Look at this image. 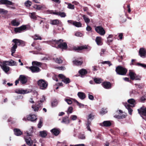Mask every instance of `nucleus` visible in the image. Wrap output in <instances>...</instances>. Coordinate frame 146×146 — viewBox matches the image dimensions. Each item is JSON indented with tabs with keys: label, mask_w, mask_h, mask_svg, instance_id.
Here are the masks:
<instances>
[{
	"label": "nucleus",
	"mask_w": 146,
	"mask_h": 146,
	"mask_svg": "<svg viewBox=\"0 0 146 146\" xmlns=\"http://www.w3.org/2000/svg\"><path fill=\"white\" fill-rule=\"evenodd\" d=\"M115 71L118 74L125 75L127 72V70L122 66H119L116 68Z\"/></svg>",
	"instance_id": "f257e3e1"
},
{
	"label": "nucleus",
	"mask_w": 146,
	"mask_h": 146,
	"mask_svg": "<svg viewBox=\"0 0 146 146\" xmlns=\"http://www.w3.org/2000/svg\"><path fill=\"white\" fill-rule=\"evenodd\" d=\"M38 84L40 88L42 90L46 89L48 85L47 82L42 79L39 80L38 81Z\"/></svg>",
	"instance_id": "f03ea898"
},
{
	"label": "nucleus",
	"mask_w": 146,
	"mask_h": 146,
	"mask_svg": "<svg viewBox=\"0 0 146 146\" xmlns=\"http://www.w3.org/2000/svg\"><path fill=\"white\" fill-rule=\"evenodd\" d=\"M26 136L25 138L27 144L29 146H31L33 143L30 137L31 133H29L27 131L25 133Z\"/></svg>",
	"instance_id": "7ed1b4c3"
},
{
	"label": "nucleus",
	"mask_w": 146,
	"mask_h": 146,
	"mask_svg": "<svg viewBox=\"0 0 146 146\" xmlns=\"http://www.w3.org/2000/svg\"><path fill=\"white\" fill-rule=\"evenodd\" d=\"M95 30L96 32L101 35H104L105 34V31L103 28L101 26H97Z\"/></svg>",
	"instance_id": "20e7f679"
},
{
	"label": "nucleus",
	"mask_w": 146,
	"mask_h": 146,
	"mask_svg": "<svg viewBox=\"0 0 146 146\" xmlns=\"http://www.w3.org/2000/svg\"><path fill=\"white\" fill-rule=\"evenodd\" d=\"M58 77L62 79V81L66 84H68L70 82V79L66 78L64 75L60 74L58 75Z\"/></svg>",
	"instance_id": "39448f33"
},
{
	"label": "nucleus",
	"mask_w": 146,
	"mask_h": 146,
	"mask_svg": "<svg viewBox=\"0 0 146 146\" xmlns=\"http://www.w3.org/2000/svg\"><path fill=\"white\" fill-rule=\"evenodd\" d=\"M13 42L15 43L14 45L16 46L20 45L23 46L25 44V42L23 41L17 39H14L13 40Z\"/></svg>",
	"instance_id": "423d86ee"
},
{
	"label": "nucleus",
	"mask_w": 146,
	"mask_h": 146,
	"mask_svg": "<svg viewBox=\"0 0 146 146\" xmlns=\"http://www.w3.org/2000/svg\"><path fill=\"white\" fill-rule=\"evenodd\" d=\"M137 110L141 116H146V107L142 106L140 109H138Z\"/></svg>",
	"instance_id": "0eeeda50"
},
{
	"label": "nucleus",
	"mask_w": 146,
	"mask_h": 146,
	"mask_svg": "<svg viewBox=\"0 0 146 146\" xmlns=\"http://www.w3.org/2000/svg\"><path fill=\"white\" fill-rule=\"evenodd\" d=\"M38 103V104L33 105L32 106L31 108L35 112L38 111L42 106V104L39 103V102Z\"/></svg>",
	"instance_id": "6e6552de"
},
{
	"label": "nucleus",
	"mask_w": 146,
	"mask_h": 146,
	"mask_svg": "<svg viewBox=\"0 0 146 146\" xmlns=\"http://www.w3.org/2000/svg\"><path fill=\"white\" fill-rule=\"evenodd\" d=\"M6 64V63L5 61L3 62L1 66L2 69L6 73H7L9 70L10 68Z\"/></svg>",
	"instance_id": "1a4fd4ad"
},
{
	"label": "nucleus",
	"mask_w": 146,
	"mask_h": 146,
	"mask_svg": "<svg viewBox=\"0 0 146 146\" xmlns=\"http://www.w3.org/2000/svg\"><path fill=\"white\" fill-rule=\"evenodd\" d=\"M139 54L140 56L143 58H144L146 57V51L145 49L143 48H141L139 51Z\"/></svg>",
	"instance_id": "9d476101"
},
{
	"label": "nucleus",
	"mask_w": 146,
	"mask_h": 146,
	"mask_svg": "<svg viewBox=\"0 0 146 146\" xmlns=\"http://www.w3.org/2000/svg\"><path fill=\"white\" fill-rule=\"evenodd\" d=\"M19 80L22 84H25L27 81V79L25 76L24 75H21L19 78Z\"/></svg>",
	"instance_id": "9b49d317"
},
{
	"label": "nucleus",
	"mask_w": 146,
	"mask_h": 146,
	"mask_svg": "<svg viewBox=\"0 0 146 146\" xmlns=\"http://www.w3.org/2000/svg\"><path fill=\"white\" fill-rule=\"evenodd\" d=\"M26 68H29L32 72H38L40 70L39 68L36 66H33L29 67L27 66Z\"/></svg>",
	"instance_id": "f8f14e48"
},
{
	"label": "nucleus",
	"mask_w": 146,
	"mask_h": 146,
	"mask_svg": "<svg viewBox=\"0 0 146 146\" xmlns=\"http://www.w3.org/2000/svg\"><path fill=\"white\" fill-rule=\"evenodd\" d=\"M26 29V27L25 25H23L18 28H15V31L16 32L21 33L23 31Z\"/></svg>",
	"instance_id": "ddd939ff"
},
{
	"label": "nucleus",
	"mask_w": 146,
	"mask_h": 146,
	"mask_svg": "<svg viewBox=\"0 0 146 146\" xmlns=\"http://www.w3.org/2000/svg\"><path fill=\"white\" fill-rule=\"evenodd\" d=\"M37 117L35 114H30L28 116L27 119L29 121H33L36 120Z\"/></svg>",
	"instance_id": "4468645a"
},
{
	"label": "nucleus",
	"mask_w": 146,
	"mask_h": 146,
	"mask_svg": "<svg viewBox=\"0 0 146 146\" xmlns=\"http://www.w3.org/2000/svg\"><path fill=\"white\" fill-rule=\"evenodd\" d=\"M102 85L104 88L106 89H109L111 88V84L109 82H104L102 84Z\"/></svg>",
	"instance_id": "2eb2a0df"
},
{
	"label": "nucleus",
	"mask_w": 146,
	"mask_h": 146,
	"mask_svg": "<svg viewBox=\"0 0 146 146\" xmlns=\"http://www.w3.org/2000/svg\"><path fill=\"white\" fill-rule=\"evenodd\" d=\"M4 61L6 63V64L8 66H13L17 65V63L12 60H10L9 61Z\"/></svg>",
	"instance_id": "dca6fc26"
},
{
	"label": "nucleus",
	"mask_w": 146,
	"mask_h": 146,
	"mask_svg": "<svg viewBox=\"0 0 146 146\" xmlns=\"http://www.w3.org/2000/svg\"><path fill=\"white\" fill-rule=\"evenodd\" d=\"M15 91L16 93L20 94H24L29 92V91H27V90H23L22 89H17L15 90Z\"/></svg>",
	"instance_id": "f3484780"
},
{
	"label": "nucleus",
	"mask_w": 146,
	"mask_h": 146,
	"mask_svg": "<svg viewBox=\"0 0 146 146\" xmlns=\"http://www.w3.org/2000/svg\"><path fill=\"white\" fill-rule=\"evenodd\" d=\"M1 4L12 5H13V3L7 0H0V4Z\"/></svg>",
	"instance_id": "a211bd4d"
},
{
	"label": "nucleus",
	"mask_w": 146,
	"mask_h": 146,
	"mask_svg": "<svg viewBox=\"0 0 146 146\" xmlns=\"http://www.w3.org/2000/svg\"><path fill=\"white\" fill-rule=\"evenodd\" d=\"M57 47L62 49H66L67 48V46L66 43L64 42L58 44Z\"/></svg>",
	"instance_id": "6ab92c4d"
},
{
	"label": "nucleus",
	"mask_w": 146,
	"mask_h": 146,
	"mask_svg": "<svg viewBox=\"0 0 146 146\" xmlns=\"http://www.w3.org/2000/svg\"><path fill=\"white\" fill-rule=\"evenodd\" d=\"M127 102L129 103L131 105V106L134 107L136 104V102L135 100L131 98L127 100Z\"/></svg>",
	"instance_id": "aec40b11"
},
{
	"label": "nucleus",
	"mask_w": 146,
	"mask_h": 146,
	"mask_svg": "<svg viewBox=\"0 0 146 146\" xmlns=\"http://www.w3.org/2000/svg\"><path fill=\"white\" fill-rule=\"evenodd\" d=\"M63 40L61 39H60L58 40H55L52 41H50V44L52 45V46L56 47V44H58L60 42H63Z\"/></svg>",
	"instance_id": "412c9836"
},
{
	"label": "nucleus",
	"mask_w": 146,
	"mask_h": 146,
	"mask_svg": "<svg viewBox=\"0 0 146 146\" xmlns=\"http://www.w3.org/2000/svg\"><path fill=\"white\" fill-rule=\"evenodd\" d=\"M95 40L97 44L98 45H101L102 44V38L101 37L99 36L97 37Z\"/></svg>",
	"instance_id": "4be33fe9"
},
{
	"label": "nucleus",
	"mask_w": 146,
	"mask_h": 146,
	"mask_svg": "<svg viewBox=\"0 0 146 146\" xmlns=\"http://www.w3.org/2000/svg\"><path fill=\"white\" fill-rule=\"evenodd\" d=\"M125 106L128 110L129 114L130 115H131L132 114V112L133 111V110L131 108L130 105L129 104L126 103L125 104Z\"/></svg>",
	"instance_id": "5701e85b"
},
{
	"label": "nucleus",
	"mask_w": 146,
	"mask_h": 146,
	"mask_svg": "<svg viewBox=\"0 0 146 146\" xmlns=\"http://www.w3.org/2000/svg\"><path fill=\"white\" fill-rule=\"evenodd\" d=\"M78 96L81 100H83L86 98L85 94L83 92H78Z\"/></svg>",
	"instance_id": "b1692460"
},
{
	"label": "nucleus",
	"mask_w": 146,
	"mask_h": 146,
	"mask_svg": "<svg viewBox=\"0 0 146 146\" xmlns=\"http://www.w3.org/2000/svg\"><path fill=\"white\" fill-rule=\"evenodd\" d=\"M15 134L17 136H19L22 134V132L18 129H15L14 130Z\"/></svg>",
	"instance_id": "393cba45"
},
{
	"label": "nucleus",
	"mask_w": 146,
	"mask_h": 146,
	"mask_svg": "<svg viewBox=\"0 0 146 146\" xmlns=\"http://www.w3.org/2000/svg\"><path fill=\"white\" fill-rule=\"evenodd\" d=\"M59 23V21L58 19L50 20V23L53 25H56Z\"/></svg>",
	"instance_id": "a878e982"
},
{
	"label": "nucleus",
	"mask_w": 146,
	"mask_h": 146,
	"mask_svg": "<svg viewBox=\"0 0 146 146\" xmlns=\"http://www.w3.org/2000/svg\"><path fill=\"white\" fill-rule=\"evenodd\" d=\"M66 124H68L70 123V121L68 119V117H65L63 118L61 122Z\"/></svg>",
	"instance_id": "bb28decb"
},
{
	"label": "nucleus",
	"mask_w": 146,
	"mask_h": 146,
	"mask_svg": "<svg viewBox=\"0 0 146 146\" xmlns=\"http://www.w3.org/2000/svg\"><path fill=\"white\" fill-rule=\"evenodd\" d=\"M51 131L55 135L57 136L59 133V131L55 129H53L51 130Z\"/></svg>",
	"instance_id": "cd10ccee"
},
{
	"label": "nucleus",
	"mask_w": 146,
	"mask_h": 146,
	"mask_svg": "<svg viewBox=\"0 0 146 146\" xmlns=\"http://www.w3.org/2000/svg\"><path fill=\"white\" fill-rule=\"evenodd\" d=\"M74 99L71 98H65L64 99L65 101L68 104H71L72 102V101H74Z\"/></svg>",
	"instance_id": "c85d7f7f"
},
{
	"label": "nucleus",
	"mask_w": 146,
	"mask_h": 146,
	"mask_svg": "<svg viewBox=\"0 0 146 146\" xmlns=\"http://www.w3.org/2000/svg\"><path fill=\"white\" fill-rule=\"evenodd\" d=\"M73 25L78 27H81L82 25V24L80 22H78L76 21H74L73 23Z\"/></svg>",
	"instance_id": "c756f323"
},
{
	"label": "nucleus",
	"mask_w": 146,
	"mask_h": 146,
	"mask_svg": "<svg viewBox=\"0 0 146 146\" xmlns=\"http://www.w3.org/2000/svg\"><path fill=\"white\" fill-rule=\"evenodd\" d=\"M94 117V116L91 113L88 115L87 118V121H91L93 119Z\"/></svg>",
	"instance_id": "7c9ffc66"
},
{
	"label": "nucleus",
	"mask_w": 146,
	"mask_h": 146,
	"mask_svg": "<svg viewBox=\"0 0 146 146\" xmlns=\"http://www.w3.org/2000/svg\"><path fill=\"white\" fill-rule=\"evenodd\" d=\"M40 135L42 137H45L47 135V132L46 131H43L40 132Z\"/></svg>",
	"instance_id": "2f4dec72"
},
{
	"label": "nucleus",
	"mask_w": 146,
	"mask_h": 146,
	"mask_svg": "<svg viewBox=\"0 0 146 146\" xmlns=\"http://www.w3.org/2000/svg\"><path fill=\"white\" fill-rule=\"evenodd\" d=\"M104 126L106 127H108L111 125V123L110 121H104L103 123Z\"/></svg>",
	"instance_id": "473e14b6"
},
{
	"label": "nucleus",
	"mask_w": 146,
	"mask_h": 146,
	"mask_svg": "<svg viewBox=\"0 0 146 146\" xmlns=\"http://www.w3.org/2000/svg\"><path fill=\"white\" fill-rule=\"evenodd\" d=\"M136 74L131 71H130L129 72V75L131 79L134 80V78Z\"/></svg>",
	"instance_id": "72a5a7b5"
},
{
	"label": "nucleus",
	"mask_w": 146,
	"mask_h": 146,
	"mask_svg": "<svg viewBox=\"0 0 146 146\" xmlns=\"http://www.w3.org/2000/svg\"><path fill=\"white\" fill-rule=\"evenodd\" d=\"M79 72L82 76L87 74V73L86 70L85 69H82L80 70L79 71Z\"/></svg>",
	"instance_id": "f704fd0d"
},
{
	"label": "nucleus",
	"mask_w": 146,
	"mask_h": 146,
	"mask_svg": "<svg viewBox=\"0 0 146 146\" xmlns=\"http://www.w3.org/2000/svg\"><path fill=\"white\" fill-rule=\"evenodd\" d=\"M11 24L13 26H18L19 25L20 23L16 20H14L11 21Z\"/></svg>",
	"instance_id": "c9c22d12"
},
{
	"label": "nucleus",
	"mask_w": 146,
	"mask_h": 146,
	"mask_svg": "<svg viewBox=\"0 0 146 146\" xmlns=\"http://www.w3.org/2000/svg\"><path fill=\"white\" fill-rule=\"evenodd\" d=\"M82 17L84 19L85 22L86 23H89L90 21V19L89 18L87 17V16L85 15H82Z\"/></svg>",
	"instance_id": "e433bc0d"
},
{
	"label": "nucleus",
	"mask_w": 146,
	"mask_h": 146,
	"mask_svg": "<svg viewBox=\"0 0 146 146\" xmlns=\"http://www.w3.org/2000/svg\"><path fill=\"white\" fill-rule=\"evenodd\" d=\"M17 48V46L14 45H13V47H12L11 51V55L13 56V54L15 52L16 49Z\"/></svg>",
	"instance_id": "4c0bfd02"
},
{
	"label": "nucleus",
	"mask_w": 146,
	"mask_h": 146,
	"mask_svg": "<svg viewBox=\"0 0 146 146\" xmlns=\"http://www.w3.org/2000/svg\"><path fill=\"white\" fill-rule=\"evenodd\" d=\"M91 121H87V122L86 123V128L87 130L90 131H91V130L90 126V125H91Z\"/></svg>",
	"instance_id": "58836bf2"
},
{
	"label": "nucleus",
	"mask_w": 146,
	"mask_h": 146,
	"mask_svg": "<svg viewBox=\"0 0 146 146\" xmlns=\"http://www.w3.org/2000/svg\"><path fill=\"white\" fill-rule=\"evenodd\" d=\"M73 63L74 64L77 65H80L82 64V61L75 60L73 61Z\"/></svg>",
	"instance_id": "ea45409f"
},
{
	"label": "nucleus",
	"mask_w": 146,
	"mask_h": 146,
	"mask_svg": "<svg viewBox=\"0 0 146 146\" xmlns=\"http://www.w3.org/2000/svg\"><path fill=\"white\" fill-rule=\"evenodd\" d=\"M43 120L42 118H40L39 123L38 124V128H40L42 125Z\"/></svg>",
	"instance_id": "a19ab883"
},
{
	"label": "nucleus",
	"mask_w": 146,
	"mask_h": 146,
	"mask_svg": "<svg viewBox=\"0 0 146 146\" xmlns=\"http://www.w3.org/2000/svg\"><path fill=\"white\" fill-rule=\"evenodd\" d=\"M32 37L35 40H41V37L38 35L36 34L32 36Z\"/></svg>",
	"instance_id": "79ce46f5"
},
{
	"label": "nucleus",
	"mask_w": 146,
	"mask_h": 146,
	"mask_svg": "<svg viewBox=\"0 0 146 146\" xmlns=\"http://www.w3.org/2000/svg\"><path fill=\"white\" fill-rule=\"evenodd\" d=\"M32 64L33 66L36 65L38 66H40L42 65L41 63L37 61H33L32 62Z\"/></svg>",
	"instance_id": "37998d69"
},
{
	"label": "nucleus",
	"mask_w": 146,
	"mask_h": 146,
	"mask_svg": "<svg viewBox=\"0 0 146 146\" xmlns=\"http://www.w3.org/2000/svg\"><path fill=\"white\" fill-rule=\"evenodd\" d=\"M32 4V3L29 0L27 1L25 3V5L27 7H30Z\"/></svg>",
	"instance_id": "c03bdc74"
},
{
	"label": "nucleus",
	"mask_w": 146,
	"mask_h": 146,
	"mask_svg": "<svg viewBox=\"0 0 146 146\" xmlns=\"http://www.w3.org/2000/svg\"><path fill=\"white\" fill-rule=\"evenodd\" d=\"M29 15L30 17L33 19H36V16L35 15V13H29Z\"/></svg>",
	"instance_id": "a18cd8bd"
},
{
	"label": "nucleus",
	"mask_w": 146,
	"mask_h": 146,
	"mask_svg": "<svg viewBox=\"0 0 146 146\" xmlns=\"http://www.w3.org/2000/svg\"><path fill=\"white\" fill-rule=\"evenodd\" d=\"M106 53V50L104 49H102L101 50V52L100 53V56H104Z\"/></svg>",
	"instance_id": "49530a36"
},
{
	"label": "nucleus",
	"mask_w": 146,
	"mask_h": 146,
	"mask_svg": "<svg viewBox=\"0 0 146 146\" xmlns=\"http://www.w3.org/2000/svg\"><path fill=\"white\" fill-rule=\"evenodd\" d=\"M95 82L97 84H100L102 82V80L100 78H96L94 79Z\"/></svg>",
	"instance_id": "de8ad7c7"
},
{
	"label": "nucleus",
	"mask_w": 146,
	"mask_h": 146,
	"mask_svg": "<svg viewBox=\"0 0 146 146\" xmlns=\"http://www.w3.org/2000/svg\"><path fill=\"white\" fill-rule=\"evenodd\" d=\"M73 109L72 107H69L67 110V113L68 114L71 113L72 112Z\"/></svg>",
	"instance_id": "09e8293b"
},
{
	"label": "nucleus",
	"mask_w": 146,
	"mask_h": 146,
	"mask_svg": "<svg viewBox=\"0 0 146 146\" xmlns=\"http://www.w3.org/2000/svg\"><path fill=\"white\" fill-rule=\"evenodd\" d=\"M107 112L106 109L102 108L100 112L101 114L103 115L106 113Z\"/></svg>",
	"instance_id": "8fccbe9b"
},
{
	"label": "nucleus",
	"mask_w": 146,
	"mask_h": 146,
	"mask_svg": "<svg viewBox=\"0 0 146 146\" xmlns=\"http://www.w3.org/2000/svg\"><path fill=\"white\" fill-rule=\"evenodd\" d=\"M141 76L136 74L134 80H141Z\"/></svg>",
	"instance_id": "3c124183"
},
{
	"label": "nucleus",
	"mask_w": 146,
	"mask_h": 146,
	"mask_svg": "<svg viewBox=\"0 0 146 146\" xmlns=\"http://www.w3.org/2000/svg\"><path fill=\"white\" fill-rule=\"evenodd\" d=\"M43 7V6L42 5H34V7L36 9H37L38 10H40Z\"/></svg>",
	"instance_id": "603ef678"
},
{
	"label": "nucleus",
	"mask_w": 146,
	"mask_h": 146,
	"mask_svg": "<svg viewBox=\"0 0 146 146\" xmlns=\"http://www.w3.org/2000/svg\"><path fill=\"white\" fill-rule=\"evenodd\" d=\"M58 104V102L57 100H55L52 103V107L56 106Z\"/></svg>",
	"instance_id": "864d4df0"
},
{
	"label": "nucleus",
	"mask_w": 146,
	"mask_h": 146,
	"mask_svg": "<svg viewBox=\"0 0 146 146\" xmlns=\"http://www.w3.org/2000/svg\"><path fill=\"white\" fill-rule=\"evenodd\" d=\"M115 117L116 118L119 119H123L125 117V115H116Z\"/></svg>",
	"instance_id": "5fc2aeb1"
},
{
	"label": "nucleus",
	"mask_w": 146,
	"mask_h": 146,
	"mask_svg": "<svg viewBox=\"0 0 146 146\" xmlns=\"http://www.w3.org/2000/svg\"><path fill=\"white\" fill-rule=\"evenodd\" d=\"M55 62L58 63H61L62 62V60L60 58H57L56 60H55Z\"/></svg>",
	"instance_id": "6e6d98bb"
},
{
	"label": "nucleus",
	"mask_w": 146,
	"mask_h": 146,
	"mask_svg": "<svg viewBox=\"0 0 146 146\" xmlns=\"http://www.w3.org/2000/svg\"><path fill=\"white\" fill-rule=\"evenodd\" d=\"M67 8L70 9H73L74 8V5H72L70 3L68 4Z\"/></svg>",
	"instance_id": "4d7b16f0"
},
{
	"label": "nucleus",
	"mask_w": 146,
	"mask_h": 146,
	"mask_svg": "<svg viewBox=\"0 0 146 146\" xmlns=\"http://www.w3.org/2000/svg\"><path fill=\"white\" fill-rule=\"evenodd\" d=\"M77 117V116L75 115H72L70 116V119L73 121L76 119Z\"/></svg>",
	"instance_id": "13d9d810"
},
{
	"label": "nucleus",
	"mask_w": 146,
	"mask_h": 146,
	"mask_svg": "<svg viewBox=\"0 0 146 146\" xmlns=\"http://www.w3.org/2000/svg\"><path fill=\"white\" fill-rule=\"evenodd\" d=\"M7 12L8 11L7 10L2 9H0V13H2L3 14H5L7 13Z\"/></svg>",
	"instance_id": "bf43d9fd"
},
{
	"label": "nucleus",
	"mask_w": 146,
	"mask_h": 146,
	"mask_svg": "<svg viewBox=\"0 0 146 146\" xmlns=\"http://www.w3.org/2000/svg\"><path fill=\"white\" fill-rule=\"evenodd\" d=\"M87 48V46H80L78 47V48L77 49V50H81L84 49H86Z\"/></svg>",
	"instance_id": "052dcab7"
},
{
	"label": "nucleus",
	"mask_w": 146,
	"mask_h": 146,
	"mask_svg": "<svg viewBox=\"0 0 146 146\" xmlns=\"http://www.w3.org/2000/svg\"><path fill=\"white\" fill-rule=\"evenodd\" d=\"M74 101L75 102H76L78 106H79V107H83L84 106V105L82 104H81V103H79V102H78L77 100H74Z\"/></svg>",
	"instance_id": "680f3d73"
},
{
	"label": "nucleus",
	"mask_w": 146,
	"mask_h": 146,
	"mask_svg": "<svg viewBox=\"0 0 146 146\" xmlns=\"http://www.w3.org/2000/svg\"><path fill=\"white\" fill-rule=\"evenodd\" d=\"M75 35L78 37H82L83 36L82 34L80 32H77L75 34Z\"/></svg>",
	"instance_id": "e2e57ef3"
},
{
	"label": "nucleus",
	"mask_w": 146,
	"mask_h": 146,
	"mask_svg": "<svg viewBox=\"0 0 146 146\" xmlns=\"http://www.w3.org/2000/svg\"><path fill=\"white\" fill-rule=\"evenodd\" d=\"M58 15L61 17H64L66 16V14L64 12H58Z\"/></svg>",
	"instance_id": "0e129e2a"
},
{
	"label": "nucleus",
	"mask_w": 146,
	"mask_h": 146,
	"mask_svg": "<svg viewBox=\"0 0 146 146\" xmlns=\"http://www.w3.org/2000/svg\"><path fill=\"white\" fill-rule=\"evenodd\" d=\"M137 65L139 66H141L144 68L146 67V65L144 64H143L140 63H137Z\"/></svg>",
	"instance_id": "69168bd1"
},
{
	"label": "nucleus",
	"mask_w": 146,
	"mask_h": 146,
	"mask_svg": "<svg viewBox=\"0 0 146 146\" xmlns=\"http://www.w3.org/2000/svg\"><path fill=\"white\" fill-rule=\"evenodd\" d=\"M135 86H137V88H139V89L142 88L143 87L142 85L141 84H135Z\"/></svg>",
	"instance_id": "338daca9"
},
{
	"label": "nucleus",
	"mask_w": 146,
	"mask_h": 146,
	"mask_svg": "<svg viewBox=\"0 0 146 146\" xmlns=\"http://www.w3.org/2000/svg\"><path fill=\"white\" fill-rule=\"evenodd\" d=\"M102 64H107L109 65V66L112 65L110 62L109 61H105L102 62Z\"/></svg>",
	"instance_id": "774afa93"
}]
</instances>
